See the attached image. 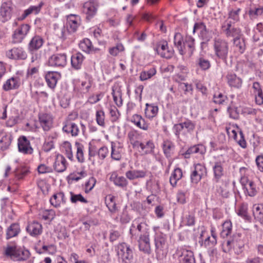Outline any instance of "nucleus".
I'll return each instance as SVG.
<instances>
[{
	"label": "nucleus",
	"mask_w": 263,
	"mask_h": 263,
	"mask_svg": "<svg viewBox=\"0 0 263 263\" xmlns=\"http://www.w3.org/2000/svg\"><path fill=\"white\" fill-rule=\"evenodd\" d=\"M75 145L77 147V159L79 162L83 163L85 159L83 153L84 146L79 142H76Z\"/></svg>",
	"instance_id": "46"
},
{
	"label": "nucleus",
	"mask_w": 263,
	"mask_h": 263,
	"mask_svg": "<svg viewBox=\"0 0 263 263\" xmlns=\"http://www.w3.org/2000/svg\"><path fill=\"white\" fill-rule=\"evenodd\" d=\"M223 164L221 162H216L213 167L214 174V178L216 181H218L219 179L223 175Z\"/></svg>",
	"instance_id": "39"
},
{
	"label": "nucleus",
	"mask_w": 263,
	"mask_h": 263,
	"mask_svg": "<svg viewBox=\"0 0 263 263\" xmlns=\"http://www.w3.org/2000/svg\"><path fill=\"white\" fill-rule=\"evenodd\" d=\"M123 46L121 44H119L116 46L110 48L109 52L111 55L116 56L120 52L123 51Z\"/></svg>",
	"instance_id": "57"
},
{
	"label": "nucleus",
	"mask_w": 263,
	"mask_h": 263,
	"mask_svg": "<svg viewBox=\"0 0 263 263\" xmlns=\"http://www.w3.org/2000/svg\"><path fill=\"white\" fill-rule=\"evenodd\" d=\"M206 28V26L203 22L196 23L193 27V32L195 33V32L197 31L199 35Z\"/></svg>",
	"instance_id": "60"
},
{
	"label": "nucleus",
	"mask_w": 263,
	"mask_h": 263,
	"mask_svg": "<svg viewBox=\"0 0 263 263\" xmlns=\"http://www.w3.org/2000/svg\"><path fill=\"white\" fill-rule=\"evenodd\" d=\"M206 174V168L202 164L197 163L194 165V168L190 175L191 181L193 184H197L202 177Z\"/></svg>",
	"instance_id": "6"
},
{
	"label": "nucleus",
	"mask_w": 263,
	"mask_h": 263,
	"mask_svg": "<svg viewBox=\"0 0 263 263\" xmlns=\"http://www.w3.org/2000/svg\"><path fill=\"white\" fill-rule=\"evenodd\" d=\"M245 189L248 195L251 197L255 196L257 193V188L253 181L250 182Z\"/></svg>",
	"instance_id": "50"
},
{
	"label": "nucleus",
	"mask_w": 263,
	"mask_h": 263,
	"mask_svg": "<svg viewBox=\"0 0 263 263\" xmlns=\"http://www.w3.org/2000/svg\"><path fill=\"white\" fill-rule=\"evenodd\" d=\"M21 85V80L18 77H13L8 79L3 86L5 91L18 89Z\"/></svg>",
	"instance_id": "20"
},
{
	"label": "nucleus",
	"mask_w": 263,
	"mask_h": 263,
	"mask_svg": "<svg viewBox=\"0 0 263 263\" xmlns=\"http://www.w3.org/2000/svg\"><path fill=\"white\" fill-rule=\"evenodd\" d=\"M26 230L31 236L36 237L42 234V226L40 223L33 221L28 224Z\"/></svg>",
	"instance_id": "23"
},
{
	"label": "nucleus",
	"mask_w": 263,
	"mask_h": 263,
	"mask_svg": "<svg viewBox=\"0 0 263 263\" xmlns=\"http://www.w3.org/2000/svg\"><path fill=\"white\" fill-rule=\"evenodd\" d=\"M158 111V107L154 104H146V108L145 109V114L149 119H152L156 117Z\"/></svg>",
	"instance_id": "40"
},
{
	"label": "nucleus",
	"mask_w": 263,
	"mask_h": 263,
	"mask_svg": "<svg viewBox=\"0 0 263 263\" xmlns=\"http://www.w3.org/2000/svg\"><path fill=\"white\" fill-rule=\"evenodd\" d=\"M96 180L95 178L91 177L85 184V192L90 191L94 187Z\"/></svg>",
	"instance_id": "62"
},
{
	"label": "nucleus",
	"mask_w": 263,
	"mask_h": 263,
	"mask_svg": "<svg viewBox=\"0 0 263 263\" xmlns=\"http://www.w3.org/2000/svg\"><path fill=\"white\" fill-rule=\"evenodd\" d=\"M156 73V69L153 67L147 70L142 71L140 74V79L141 81H145L151 79Z\"/></svg>",
	"instance_id": "45"
},
{
	"label": "nucleus",
	"mask_w": 263,
	"mask_h": 263,
	"mask_svg": "<svg viewBox=\"0 0 263 263\" xmlns=\"http://www.w3.org/2000/svg\"><path fill=\"white\" fill-rule=\"evenodd\" d=\"M60 78V73L54 71H48L45 75L46 83L48 86L51 89H54L55 88L58 80Z\"/></svg>",
	"instance_id": "22"
},
{
	"label": "nucleus",
	"mask_w": 263,
	"mask_h": 263,
	"mask_svg": "<svg viewBox=\"0 0 263 263\" xmlns=\"http://www.w3.org/2000/svg\"><path fill=\"white\" fill-rule=\"evenodd\" d=\"M231 133L232 134L230 135V136L233 137L242 148H245L247 147V143L242 132L239 133L240 137L239 139H237V133L235 130H232Z\"/></svg>",
	"instance_id": "44"
},
{
	"label": "nucleus",
	"mask_w": 263,
	"mask_h": 263,
	"mask_svg": "<svg viewBox=\"0 0 263 263\" xmlns=\"http://www.w3.org/2000/svg\"><path fill=\"white\" fill-rule=\"evenodd\" d=\"M30 27L28 24H23L13 32L12 42L14 44L20 43L28 33Z\"/></svg>",
	"instance_id": "9"
},
{
	"label": "nucleus",
	"mask_w": 263,
	"mask_h": 263,
	"mask_svg": "<svg viewBox=\"0 0 263 263\" xmlns=\"http://www.w3.org/2000/svg\"><path fill=\"white\" fill-rule=\"evenodd\" d=\"M199 35L205 42L209 41L212 38L211 32L206 28Z\"/></svg>",
	"instance_id": "63"
},
{
	"label": "nucleus",
	"mask_w": 263,
	"mask_h": 263,
	"mask_svg": "<svg viewBox=\"0 0 263 263\" xmlns=\"http://www.w3.org/2000/svg\"><path fill=\"white\" fill-rule=\"evenodd\" d=\"M114 182L115 185L120 187L126 186L128 184L126 179L123 176H116Z\"/></svg>",
	"instance_id": "54"
},
{
	"label": "nucleus",
	"mask_w": 263,
	"mask_h": 263,
	"mask_svg": "<svg viewBox=\"0 0 263 263\" xmlns=\"http://www.w3.org/2000/svg\"><path fill=\"white\" fill-rule=\"evenodd\" d=\"M63 131L67 134H70L73 137L78 136L80 132L79 128L78 125L71 122L69 118L64 122Z\"/></svg>",
	"instance_id": "18"
},
{
	"label": "nucleus",
	"mask_w": 263,
	"mask_h": 263,
	"mask_svg": "<svg viewBox=\"0 0 263 263\" xmlns=\"http://www.w3.org/2000/svg\"><path fill=\"white\" fill-rule=\"evenodd\" d=\"M18 148L20 152L24 154H31L33 149L30 146V141L25 136L20 137L18 139Z\"/></svg>",
	"instance_id": "16"
},
{
	"label": "nucleus",
	"mask_w": 263,
	"mask_h": 263,
	"mask_svg": "<svg viewBox=\"0 0 263 263\" xmlns=\"http://www.w3.org/2000/svg\"><path fill=\"white\" fill-rule=\"evenodd\" d=\"M195 128V123L190 120H186L183 122L175 124L173 127V130L175 135L179 137L180 134L192 133Z\"/></svg>",
	"instance_id": "4"
},
{
	"label": "nucleus",
	"mask_w": 263,
	"mask_h": 263,
	"mask_svg": "<svg viewBox=\"0 0 263 263\" xmlns=\"http://www.w3.org/2000/svg\"><path fill=\"white\" fill-rule=\"evenodd\" d=\"M20 232V228L18 224L13 223L11 224L7 230L6 239H9L16 236Z\"/></svg>",
	"instance_id": "35"
},
{
	"label": "nucleus",
	"mask_w": 263,
	"mask_h": 263,
	"mask_svg": "<svg viewBox=\"0 0 263 263\" xmlns=\"http://www.w3.org/2000/svg\"><path fill=\"white\" fill-rule=\"evenodd\" d=\"M81 23L80 16L76 14H69L67 16L66 25L67 30L70 33L75 32Z\"/></svg>",
	"instance_id": "11"
},
{
	"label": "nucleus",
	"mask_w": 263,
	"mask_h": 263,
	"mask_svg": "<svg viewBox=\"0 0 263 263\" xmlns=\"http://www.w3.org/2000/svg\"><path fill=\"white\" fill-rule=\"evenodd\" d=\"M175 146L174 144L170 141L166 140L163 142V150L164 155L167 158L171 156L172 154L174 149Z\"/></svg>",
	"instance_id": "43"
},
{
	"label": "nucleus",
	"mask_w": 263,
	"mask_h": 263,
	"mask_svg": "<svg viewBox=\"0 0 263 263\" xmlns=\"http://www.w3.org/2000/svg\"><path fill=\"white\" fill-rule=\"evenodd\" d=\"M182 170L179 168H175L170 178V182L172 186H175L177 181L182 178Z\"/></svg>",
	"instance_id": "41"
},
{
	"label": "nucleus",
	"mask_w": 263,
	"mask_h": 263,
	"mask_svg": "<svg viewBox=\"0 0 263 263\" xmlns=\"http://www.w3.org/2000/svg\"><path fill=\"white\" fill-rule=\"evenodd\" d=\"M154 49L158 54L163 58L168 59L173 55V50L168 49L167 42L164 40L158 42Z\"/></svg>",
	"instance_id": "8"
},
{
	"label": "nucleus",
	"mask_w": 263,
	"mask_h": 263,
	"mask_svg": "<svg viewBox=\"0 0 263 263\" xmlns=\"http://www.w3.org/2000/svg\"><path fill=\"white\" fill-rule=\"evenodd\" d=\"M103 96L104 95L102 92L96 95L93 94L88 97L87 102L90 104H95L99 102V101H100V100L103 97Z\"/></svg>",
	"instance_id": "55"
},
{
	"label": "nucleus",
	"mask_w": 263,
	"mask_h": 263,
	"mask_svg": "<svg viewBox=\"0 0 263 263\" xmlns=\"http://www.w3.org/2000/svg\"><path fill=\"white\" fill-rule=\"evenodd\" d=\"M39 121L44 131L49 130L52 126L53 119L49 114H43L40 115Z\"/></svg>",
	"instance_id": "21"
},
{
	"label": "nucleus",
	"mask_w": 263,
	"mask_h": 263,
	"mask_svg": "<svg viewBox=\"0 0 263 263\" xmlns=\"http://www.w3.org/2000/svg\"><path fill=\"white\" fill-rule=\"evenodd\" d=\"M109 114L112 122L116 121L120 116L119 112L115 106L111 107L109 108Z\"/></svg>",
	"instance_id": "59"
},
{
	"label": "nucleus",
	"mask_w": 263,
	"mask_h": 263,
	"mask_svg": "<svg viewBox=\"0 0 263 263\" xmlns=\"http://www.w3.org/2000/svg\"><path fill=\"white\" fill-rule=\"evenodd\" d=\"M186 48H188V54L191 56L195 49V40L190 35H186L183 42V49H185L186 52H187Z\"/></svg>",
	"instance_id": "28"
},
{
	"label": "nucleus",
	"mask_w": 263,
	"mask_h": 263,
	"mask_svg": "<svg viewBox=\"0 0 263 263\" xmlns=\"http://www.w3.org/2000/svg\"><path fill=\"white\" fill-rule=\"evenodd\" d=\"M233 45L238 52L243 53L246 48L245 41L243 36L233 39Z\"/></svg>",
	"instance_id": "36"
},
{
	"label": "nucleus",
	"mask_w": 263,
	"mask_h": 263,
	"mask_svg": "<svg viewBox=\"0 0 263 263\" xmlns=\"http://www.w3.org/2000/svg\"><path fill=\"white\" fill-rule=\"evenodd\" d=\"M51 66L64 67L67 63L66 55L65 53H57L51 55L48 60Z\"/></svg>",
	"instance_id": "12"
},
{
	"label": "nucleus",
	"mask_w": 263,
	"mask_h": 263,
	"mask_svg": "<svg viewBox=\"0 0 263 263\" xmlns=\"http://www.w3.org/2000/svg\"><path fill=\"white\" fill-rule=\"evenodd\" d=\"M196 64L202 70H206L211 67L210 61L202 57H200L197 59Z\"/></svg>",
	"instance_id": "42"
},
{
	"label": "nucleus",
	"mask_w": 263,
	"mask_h": 263,
	"mask_svg": "<svg viewBox=\"0 0 263 263\" xmlns=\"http://www.w3.org/2000/svg\"><path fill=\"white\" fill-rule=\"evenodd\" d=\"M70 201L73 203H76L78 201L85 203L88 202L87 200L81 194H74L72 192H70Z\"/></svg>",
	"instance_id": "49"
},
{
	"label": "nucleus",
	"mask_w": 263,
	"mask_h": 263,
	"mask_svg": "<svg viewBox=\"0 0 263 263\" xmlns=\"http://www.w3.org/2000/svg\"><path fill=\"white\" fill-rule=\"evenodd\" d=\"M214 49L215 55L226 63L229 50L228 42L220 39H216L214 41Z\"/></svg>",
	"instance_id": "2"
},
{
	"label": "nucleus",
	"mask_w": 263,
	"mask_h": 263,
	"mask_svg": "<svg viewBox=\"0 0 263 263\" xmlns=\"http://www.w3.org/2000/svg\"><path fill=\"white\" fill-rule=\"evenodd\" d=\"M91 41L88 39H84L79 44L82 50L86 52H89L91 50Z\"/></svg>",
	"instance_id": "53"
},
{
	"label": "nucleus",
	"mask_w": 263,
	"mask_h": 263,
	"mask_svg": "<svg viewBox=\"0 0 263 263\" xmlns=\"http://www.w3.org/2000/svg\"><path fill=\"white\" fill-rule=\"evenodd\" d=\"M257 167L261 172H263V155H258L255 159Z\"/></svg>",
	"instance_id": "64"
},
{
	"label": "nucleus",
	"mask_w": 263,
	"mask_h": 263,
	"mask_svg": "<svg viewBox=\"0 0 263 263\" xmlns=\"http://www.w3.org/2000/svg\"><path fill=\"white\" fill-rule=\"evenodd\" d=\"M5 254L14 261L26 260L30 255V253L27 250L15 246L8 247L5 250Z\"/></svg>",
	"instance_id": "1"
},
{
	"label": "nucleus",
	"mask_w": 263,
	"mask_h": 263,
	"mask_svg": "<svg viewBox=\"0 0 263 263\" xmlns=\"http://www.w3.org/2000/svg\"><path fill=\"white\" fill-rule=\"evenodd\" d=\"M8 58L14 60H25L27 57L26 52L22 47L13 48L6 53Z\"/></svg>",
	"instance_id": "14"
},
{
	"label": "nucleus",
	"mask_w": 263,
	"mask_h": 263,
	"mask_svg": "<svg viewBox=\"0 0 263 263\" xmlns=\"http://www.w3.org/2000/svg\"><path fill=\"white\" fill-rule=\"evenodd\" d=\"M118 257L124 263H129L133 258V251L128 244L123 242L119 243L117 247Z\"/></svg>",
	"instance_id": "3"
},
{
	"label": "nucleus",
	"mask_w": 263,
	"mask_h": 263,
	"mask_svg": "<svg viewBox=\"0 0 263 263\" xmlns=\"http://www.w3.org/2000/svg\"><path fill=\"white\" fill-rule=\"evenodd\" d=\"M99 4L96 0H89L84 3L83 12L86 14V18L90 20L97 13Z\"/></svg>",
	"instance_id": "7"
},
{
	"label": "nucleus",
	"mask_w": 263,
	"mask_h": 263,
	"mask_svg": "<svg viewBox=\"0 0 263 263\" xmlns=\"http://www.w3.org/2000/svg\"><path fill=\"white\" fill-rule=\"evenodd\" d=\"M240 9L239 8L237 9L236 10H231L229 12V17L228 19H232L234 21V22H236L239 21V12Z\"/></svg>",
	"instance_id": "58"
},
{
	"label": "nucleus",
	"mask_w": 263,
	"mask_h": 263,
	"mask_svg": "<svg viewBox=\"0 0 263 263\" xmlns=\"http://www.w3.org/2000/svg\"><path fill=\"white\" fill-rule=\"evenodd\" d=\"M227 100L226 96L222 95L221 93H215L213 96V102L216 104H224Z\"/></svg>",
	"instance_id": "51"
},
{
	"label": "nucleus",
	"mask_w": 263,
	"mask_h": 263,
	"mask_svg": "<svg viewBox=\"0 0 263 263\" xmlns=\"http://www.w3.org/2000/svg\"><path fill=\"white\" fill-rule=\"evenodd\" d=\"M179 263H196L194 253L183 248H178L176 251Z\"/></svg>",
	"instance_id": "5"
},
{
	"label": "nucleus",
	"mask_w": 263,
	"mask_h": 263,
	"mask_svg": "<svg viewBox=\"0 0 263 263\" xmlns=\"http://www.w3.org/2000/svg\"><path fill=\"white\" fill-rule=\"evenodd\" d=\"M146 175V172L144 170H134L126 172L125 176L129 180H133L138 178H144Z\"/></svg>",
	"instance_id": "26"
},
{
	"label": "nucleus",
	"mask_w": 263,
	"mask_h": 263,
	"mask_svg": "<svg viewBox=\"0 0 263 263\" xmlns=\"http://www.w3.org/2000/svg\"><path fill=\"white\" fill-rule=\"evenodd\" d=\"M12 138L10 134H6L0 139V152L7 149L11 144Z\"/></svg>",
	"instance_id": "37"
},
{
	"label": "nucleus",
	"mask_w": 263,
	"mask_h": 263,
	"mask_svg": "<svg viewBox=\"0 0 263 263\" xmlns=\"http://www.w3.org/2000/svg\"><path fill=\"white\" fill-rule=\"evenodd\" d=\"M111 158L116 160H119L121 158V155L119 147L116 148L115 146L111 145Z\"/></svg>",
	"instance_id": "56"
},
{
	"label": "nucleus",
	"mask_w": 263,
	"mask_h": 263,
	"mask_svg": "<svg viewBox=\"0 0 263 263\" xmlns=\"http://www.w3.org/2000/svg\"><path fill=\"white\" fill-rule=\"evenodd\" d=\"M232 230V223L230 221H225L222 224V230L220 233L221 237H227L231 233Z\"/></svg>",
	"instance_id": "47"
},
{
	"label": "nucleus",
	"mask_w": 263,
	"mask_h": 263,
	"mask_svg": "<svg viewBox=\"0 0 263 263\" xmlns=\"http://www.w3.org/2000/svg\"><path fill=\"white\" fill-rule=\"evenodd\" d=\"M113 99L116 104L120 107L122 105V99L120 92L116 93L114 90L112 92Z\"/></svg>",
	"instance_id": "61"
},
{
	"label": "nucleus",
	"mask_w": 263,
	"mask_h": 263,
	"mask_svg": "<svg viewBox=\"0 0 263 263\" xmlns=\"http://www.w3.org/2000/svg\"><path fill=\"white\" fill-rule=\"evenodd\" d=\"M253 213L255 218L263 224V204H256L253 206Z\"/></svg>",
	"instance_id": "34"
},
{
	"label": "nucleus",
	"mask_w": 263,
	"mask_h": 263,
	"mask_svg": "<svg viewBox=\"0 0 263 263\" xmlns=\"http://www.w3.org/2000/svg\"><path fill=\"white\" fill-rule=\"evenodd\" d=\"M155 145L152 140H148L146 142H142L140 149L139 152L143 155H147L154 153Z\"/></svg>",
	"instance_id": "31"
},
{
	"label": "nucleus",
	"mask_w": 263,
	"mask_h": 263,
	"mask_svg": "<svg viewBox=\"0 0 263 263\" xmlns=\"http://www.w3.org/2000/svg\"><path fill=\"white\" fill-rule=\"evenodd\" d=\"M154 241L156 253L157 254H160L166 247V236L161 233H156Z\"/></svg>",
	"instance_id": "17"
},
{
	"label": "nucleus",
	"mask_w": 263,
	"mask_h": 263,
	"mask_svg": "<svg viewBox=\"0 0 263 263\" xmlns=\"http://www.w3.org/2000/svg\"><path fill=\"white\" fill-rule=\"evenodd\" d=\"M227 81L229 85L231 87H234L239 88L241 86L242 80L240 78L237 77L234 73H228L227 76Z\"/></svg>",
	"instance_id": "27"
},
{
	"label": "nucleus",
	"mask_w": 263,
	"mask_h": 263,
	"mask_svg": "<svg viewBox=\"0 0 263 263\" xmlns=\"http://www.w3.org/2000/svg\"><path fill=\"white\" fill-rule=\"evenodd\" d=\"M232 238L234 249H238V252H241L245 246V242L241 235L239 233L234 234Z\"/></svg>",
	"instance_id": "38"
},
{
	"label": "nucleus",
	"mask_w": 263,
	"mask_h": 263,
	"mask_svg": "<svg viewBox=\"0 0 263 263\" xmlns=\"http://www.w3.org/2000/svg\"><path fill=\"white\" fill-rule=\"evenodd\" d=\"M138 241L139 250L145 254H149L151 252L149 234L140 235Z\"/></svg>",
	"instance_id": "15"
},
{
	"label": "nucleus",
	"mask_w": 263,
	"mask_h": 263,
	"mask_svg": "<svg viewBox=\"0 0 263 263\" xmlns=\"http://www.w3.org/2000/svg\"><path fill=\"white\" fill-rule=\"evenodd\" d=\"M174 43L181 55H183L186 53L185 49H183V37L180 33H175L174 37Z\"/></svg>",
	"instance_id": "29"
},
{
	"label": "nucleus",
	"mask_w": 263,
	"mask_h": 263,
	"mask_svg": "<svg viewBox=\"0 0 263 263\" xmlns=\"http://www.w3.org/2000/svg\"><path fill=\"white\" fill-rule=\"evenodd\" d=\"M96 120L99 125L102 127H105V113L103 110H99L96 111Z\"/></svg>",
	"instance_id": "48"
},
{
	"label": "nucleus",
	"mask_w": 263,
	"mask_h": 263,
	"mask_svg": "<svg viewBox=\"0 0 263 263\" xmlns=\"http://www.w3.org/2000/svg\"><path fill=\"white\" fill-rule=\"evenodd\" d=\"M135 230H138L140 233V235H149V228L145 222L140 221V219H135L131 226L130 232L133 233Z\"/></svg>",
	"instance_id": "13"
},
{
	"label": "nucleus",
	"mask_w": 263,
	"mask_h": 263,
	"mask_svg": "<svg viewBox=\"0 0 263 263\" xmlns=\"http://www.w3.org/2000/svg\"><path fill=\"white\" fill-rule=\"evenodd\" d=\"M84 57L82 54L80 53H76L73 54L71 57V64L72 67L76 69H79L81 68Z\"/></svg>",
	"instance_id": "32"
},
{
	"label": "nucleus",
	"mask_w": 263,
	"mask_h": 263,
	"mask_svg": "<svg viewBox=\"0 0 263 263\" xmlns=\"http://www.w3.org/2000/svg\"><path fill=\"white\" fill-rule=\"evenodd\" d=\"M205 148L202 145H197L189 148L184 154L185 158H189L190 155L199 153L201 155L205 153Z\"/></svg>",
	"instance_id": "33"
},
{
	"label": "nucleus",
	"mask_w": 263,
	"mask_h": 263,
	"mask_svg": "<svg viewBox=\"0 0 263 263\" xmlns=\"http://www.w3.org/2000/svg\"><path fill=\"white\" fill-rule=\"evenodd\" d=\"M50 202L54 207L59 206L62 203L66 202L64 194L63 192H60L54 194L50 198Z\"/></svg>",
	"instance_id": "30"
},
{
	"label": "nucleus",
	"mask_w": 263,
	"mask_h": 263,
	"mask_svg": "<svg viewBox=\"0 0 263 263\" xmlns=\"http://www.w3.org/2000/svg\"><path fill=\"white\" fill-rule=\"evenodd\" d=\"M222 28L227 37H233L234 39L238 38L243 36L240 29L232 26V23L227 20Z\"/></svg>",
	"instance_id": "10"
},
{
	"label": "nucleus",
	"mask_w": 263,
	"mask_h": 263,
	"mask_svg": "<svg viewBox=\"0 0 263 263\" xmlns=\"http://www.w3.org/2000/svg\"><path fill=\"white\" fill-rule=\"evenodd\" d=\"M12 7L9 3H3L0 7V21L5 22L11 17Z\"/></svg>",
	"instance_id": "19"
},
{
	"label": "nucleus",
	"mask_w": 263,
	"mask_h": 263,
	"mask_svg": "<svg viewBox=\"0 0 263 263\" xmlns=\"http://www.w3.org/2000/svg\"><path fill=\"white\" fill-rule=\"evenodd\" d=\"M222 248L223 251L226 253L230 251L232 248L234 249L233 238L224 240L222 243Z\"/></svg>",
	"instance_id": "52"
},
{
	"label": "nucleus",
	"mask_w": 263,
	"mask_h": 263,
	"mask_svg": "<svg viewBox=\"0 0 263 263\" xmlns=\"http://www.w3.org/2000/svg\"><path fill=\"white\" fill-rule=\"evenodd\" d=\"M44 43L43 39L39 35H35L30 40L28 45V50L30 52L39 49Z\"/></svg>",
	"instance_id": "25"
},
{
	"label": "nucleus",
	"mask_w": 263,
	"mask_h": 263,
	"mask_svg": "<svg viewBox=\"0 0 263 263\" xmlns=\"http://www.w3.org/2000/svg\"><path fill=\"white\" fill-rule=\"evenodd\" d=\"M53 166L54 170L58 172L61 173L65 171L67 162L64 157L62 155H57Z\"/></svg>",
	"instance_id": "24"
}]
</instances>
